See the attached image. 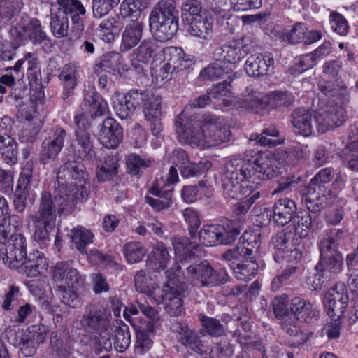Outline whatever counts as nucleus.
Instances as JSON below:
<instances>
[{
  "mask_svg": "<svg viewBox=\"0 0 358 358\" xmlns=\"http://www.w3.org/2000/svg\"><path fill=\"white\" fill-rule=\"evenodd\" d=\"M199 320L208 335L213 337H220L225 335L224 327L219 320L206 315H201Z\"/></svg>",
  "mask_w": 358,
  "mask_h": 358,
  "instance_id": "nucleus-57",
  "label": "nucleus"
},
{
  "mask_svg": "<svg viewBox=\"0 0 358 358\" xmlns=\"http://www.w3.org/2000/svg\"><path fill=\"white\" fill-rule=\"evenodd\" d=\"M312 217L308 213L294 215L292 220L296 238H304L310 231L312 225Z\"/></svg>",
  "mask_w": 358,
  "mask_h": 358,
  "instance_id": "nucleus-56",
  "label": "nucleus"
},
{
  "mask_svg": "<svg viewBox=\"0 0 358 358\" xmlns=\"http://www.w3.org/2000/svg\"><path fill=\"white\" fill-rule=\"evenodd\" d=\"M83 106L87 107V110L92 118L106 115L109 111L107 102L94 92L85 94Z\"/></svg>",
  "mask_w": 358,
  "mask_h": 358,
  "instance_id": "nucleus-41",
  "label": "nucleus"
},
{
  "mask_svg": "<svg viewBox=\"0 0 358 358\" xmlns=\"http://www.w3.org/2000/svg\"><path fill=\"white\" fill-rule=\"evenodd\" d=\"M77 286L74 287L59 285L58 289L60 292L62 302L66 306L76 308L81 306V298L78 293Z\"/></svg>",
  "mask_w": 358,
  "mask_h": 358,
  "instance_id": "nucleus-60",
  "label": "nucleus"
},
{
  "mask_svg": "<svg viewBox=\"0 0 358 358\" xmlns=\"http://www.w3.org/2000/svg\"><path fill=\"white\" fill-rule=\"evenodd\" d=\"M175 127L179 141L192 148L204 149L217 146L228 142L231 136L227 125L213 116L196 119L188 117L182 111L176 120Z\"/></svg>",
  "mask_w": 358,
  "mask_h": 358,
  "instance_id": "nucleus-1",
  "label": "nucleus"
},
{
  "mask_svg": "<svg viewBox=\"0 0 358 358\" xmlns=\"http://www.w3.org/2000/svg\"><path fill=\"white\" fill-rule=\"evenodd\" d=\"M124 255L129 264H135L142 260L147 253L143 245L139 242H129L124 245Z\"/></svg>",
  "mask_w": 358,
  "mask_h": 358,
  "instance_id": "nucleus-53",
  "label": "nucleus"
},
{
  "mask_svg": "<svg viewBox=\"0 0 358 358\" xmlns=\"http://www.w3.org/2000/svg\"><path fill=\"white\" fill-rule=\"evenodd\" d=\"M50 27L53 36L61 38L68 35L69 29V18L63 12L52 7L50 11Z\"/></svg>",
  "mask_w": 358,
  "mask_h": 358,
  "instance_id": "nucleus-40",
  "label": "nucleus"
},
{
  "mask_svg": "<svg viewBox=\"0 0 358 358\" xmlns=\"http://www.w3.org/2000/svg\"><path fill=\"white\" fill-rule=\"evenodd\" d=\"M135 287L138 292L147 294L152 297L156 295L155 284L146 276L143 270L138 271L134 276Z\"/></svg>",
  "mask_w": 358,
  "mask_h": 358,
  "instance_id": "nucleus-58",
  "label": "nucleus"
},
{
  "mask_svg": "<svg viewBox=\"0 0 358 358\" xmlns=\"http://www.w3.org/2000/svg\"><path fill=\"white\" fill-rule=\"evenodd\" d=\"M122 57L119 52H106L103 55L101 61L94 64L93 71L96 74H101L103 69L111 71H127V69L122 65Z\"/></svg>",
  "mask_w": 358,
  "mask_h": 358,
  "instance_id": "nucleus-39",
  "label": "nucleus"
},
{
  "mask_svg": "<svg viewBox=\"0 0 358 358\" xmlns=\"http://www.w3.org/2000/svg\"><path fill=\"white\" fill-rule=\"evenodd\" d=\"M166 63L163 66L162 71L164 73L173 74L189 69L194 64L193 59L187 55L181 48L169 47L165 52Z\"/></svg>",
  "mask_w": 358,
  "mask_h": 358,
  "instance_id": "nucleus-18",
  "label": "nucleus"
},
{
  "mask_svg": "<svg viewBox=\"0 0 358 358\" xmlns=\"http://www.w3.org/2000/svg\"><path fill=\"white\" fill-rule=\"evenodd\" d=\"M187 277L195 286L213 287L226 283L229 276L225 271H216L207 261L187 267Z\"/></svg>",
  "mask_w": 358,
  "mask_h": 358,
  "instance_id": "nucleus-8",
  "label": "nucleus"
},
{
  "mask_svg": "<svg viewBox=\"0 0 358 358\" xmlns=\"http://www.w3.org/2000/svg\"><path fill=\"white\" fill-rule=\"evenodd\" d=\"M318 87L324 95L334 98L336 100L341 101L349 94L346 85L341 80L336 79V83L332 81L320 82Z\"/></svg>",
  "mask_w": 358,
  "mask_h": 358,
  "instance_id": "nucleus-43",
  "label": "nucleus"
},
{
  "mask_svg": "<svg viewBox=\"0 0 358 358\" xmlns=\"http://www.w3.org/2000/svg\"><path fill=\"white\" fill-rule=\"evenodd\" d=\"M176 331L179 334V341L183 345L189 348L199 354L207 351V346L201 340L199 334L192 329L187 324L178 322L176 324Z\"/></svg>",
  "mask_w": 358,
  "mask_h": 358,
  "instance_id": "nucleus-25",
  "label": "nucleus"
},
{
  "mask_svg": "<svg viewBox=\"0 0 358 358\" xmlns=\"http://www.w3.org/2000/svg\"><path fill=\"white\" fill-rule=\"evenodd\" d=\"M143 31V24L138 20H132L125 27L122 34L120 50L127 52L134 48L141 41Z\"/></svg>",
  "mask_w": 358,
  "mask_h": 358,
  "instance_id": "nucleus-30",
  "label": "nucleus"
},
{
  "mask_svg": "<svg viewBox=\"0 0 358 358\" xmlns=\"http://www.w3.org/2000/svg\"><path fill=\"white\" fill-rule=\"evenodd\" d=\"M250 171L240 160H231L224 166L222 174V187L229 197L242 199L234 206L233 213L236 216L245 215L254 202L259 198V192H255L250 185L248 178Z\"/></svg>",
  "mask_w": 358,
  "mask_h": 358,
  "instance_id": "nucleus-2",
  "label": "nucleus"
},
{
  "mask_svg": "<svg viewBox=\"0 0 358 358\" xmlns=\"http://www.w3.org/2000/svg\"><path fill=\"white\" fill-rule=\"evenodd\" d=\"M252 259L248 258L246 264H236V266H231L235 277L239 280L247 281L256 275L258 266L255 262V255H252Z\"/></svg>",
  "mask_w": 358,
  "mask_h": 358,
  "instance_id": "nucleus-47",
  "label": "nucleus"
},
{
  "mask_svg": "<svg viewBox=\"0 0 358 358\" xmlns=\"http://www.w3.org/2000/svg\"><path fill=\"white\" fill-rule=\"evenodd\" d=\"M344 152V162L347 166L358 172V125L349 127L348 142Z\"/></svg>",
  "mask_w": 358,
  "mask_h": 358,
  "instance_id": "nucleus-29",
  "label": "nucleus"
},
{
  "mask_svg": "<svg viewBox=\"0 0 358 358\" xmlns=\"http://www.w3.org/2000/svg\"><path fill=\"white\" fill-rule=\"evenodd\" d=\"M162 102L161 96L151 94L143 107V112L146 120L157 119L162 117Z\"/></svg>",
  "mask_w": 358,
  "mask_h": 358,
  "instance_id": "nucleus-54",
  "label": "nucleus"
},
{
  "mask_svg": "<svg viewBox=\"0 0 358 358\" xmlns=\"http://www.w3.org/2000/svg\"><path fill=\"white\" fill-rule=\"evenodd\" d=\"M70 236L71 245L80 253H86L85 248L93 241L94 235L88 229L81 227H76L71 230Z\"/></svg>",
  "mask_w": 358,
  "mask_h": 358,
  "instance_id": "nucleus-44",
  "label": "nucleus"
},
{
  "mask_svg": "<svg viewBox=\"0 0 358 358\" xmlns=\"http://www.w3.org/2000/svg\"><path fill=\"white\" fill-rule=\"evenodd\" d=\"M199 76L203 80H217L220 78L232 80L236 74L222 62L215 61L201 71Z\"/></svg>",
  "mask_w": 358,
  "mask_h": 358,
  "instance_id": "nucleus-37",
  "label": "nucleus"
},
{
  "mask_svg": "<svg viewBox=\"0 0 358 358\" xmlns=\"http://www.w3.org/2000/svg\"><path fill=\"white\" fill-rule=\"evenodd\" d=\"M241 239L243 241L238 245L231 250H228L222 254V257L227 262L232 263L231 266H236L240 257L245 259L251 258L256 254L260 247V234L255 232H245Z\"/></svg>",
  "mask_w": 358,
  "mask_h": 358,
  "instance_id": "nucleus-14",
  "label": "nucleus"
},
{
  "mask_svg": "<svg viewBox=\"0 0 358 358\" xmlns=\"http://www.w3.org/2000/svg\"><path fill=\"white\" fill-rule=\"evenodd\" d=\"M290 311L293 315V320L301 322H310L318 315L310 301H307L301 297H294L290 303ZM295 322L293 320L292 323Z\"/></svg>",
  "mask_w": 358,
  "mask_h": 358,
  "instance_id": "nucleus-27",
  "label": "nucleus"
},
{
  "mask_svg": "<svg viewBox=\"0 0 358 358\" xmlns=\"http://www.w3.org/2000/svg\"><path fill=\"white\" fill-rule=\"evenodd\" d=\"M20 296V288L17 286L11 285L8 292L0 300L1 308L5 311H10L15 308L17 306Z\"/></svg>",
  "mask_w": 358,
  "mask_h": 358,
  "instance_id": "nucleus-64",
  "label": "nucleus"
},
{
  "mask_svg": "<svg viewBox=\"0 0 358 358\" xmlns=\"http://www.w3.org/2000/svg\"><path fill=\"white\" fill-rule=\"evenodd\" d=\"M182 17L187 23L208 11L203 9L199 0H186L182 5Z\"/></svg>",
  "mask_w": 358,
  "mask_h": 358,
  "instance_id": "nucleus-51",
  "label": "nucleus"
},
{
  "mask_svg": "<svg viewBox=\"0 0 358 358\" xmlns=\"http://www.w3.org/2000/svg\"><path fill=\"white\" fill-rule=\"evenodd\" d=\"M268 101V95L252 86H248L237 98L236 103L241 108L257 113V109L264 108Z\"/></svg>",
  "mask_w": 358,
  "mask_h": 358,
  "instance_id": "nucleus-24",
  "label": "nucleus"
},
{
  "mask_svg": "<svg viewBox=\"0 0 358 358\" xmlns=\"http://www.w3.org/2000/svg\"><path fill=\"white\" fill-rule=\"evenodd\" d=\"M170 255L167 248L162 243H157L148 257L146 266L149 270L159 272L166 268Z\"/></svg>",
  "mask_w": 358,
  "mask_h": 358,
  "instance_id": "nucleus-34",
  "label": "nucleus"
},
{
  "mask_svg": "<svg viewBox=\"0 0 358 358\" xmlns=\"http://www.w3.org/2000/svg\"><path fill=\"white\" fill-rule=\"evenodd\" d=\"M348 303V290L341 282L329 289L324 295V304L332 320H338L344 315Z\"/></svg>",
  "mask_w": 358,
  "mask_h": 358,
  "instance_id": "nucleus-13",
  "label": "nucleus"
},
{
  "mask_svg": "<svg viewBox=\"0 0 358 358\" xmlns=\"http://www.w3.org/2000/svg\"><path fill=\"white\" fill-rule=\"evenodd\" d=\"M166 275L167 282L163 286L161 294L157 296L156 294L153 296L157 303H162V302L166 301L168 299H178L185 296V284L179 281L178 274L176 272L167 271Z\"/></svg>",
  "mask_w": 358,
  "mask_h": 358,
  "instance_id": "nucleus-23",
  "label": "nucleus"
},
{
  "mask_svg": "<svg viewBox=\"0 0 358 358\" xmlns=\"http://www.w3.org/2000/svg\"><path fill=\"white\" fill-rule=\"evenodd\" d=\"M187 31L192 36L207 40L213 34V18L208 12L187 23Z\"/></svg>",
  "mask_w": 358,
  "mask_h": 358,
  "instance_id": "nucleus-28",
  "label": "nucleus"
},
{
  "mask_svg": "<svg viewBox=\"0 0 358 358\" xmlns=\"http://www.w3.org/2000/svg\"><path fill=\"white\" fill-rule=\"evenodd\" d=\"M343 235V229H333L329 230L327 237L320 241V259L315 269L324 273L326 279L331 278L332 275L341 271L342 257L338 252V246Z\"/></svg>",
  "mask_w": 358,
  "mask_h": 358,
  "instance_id": "nucleus-5",
  "label": "nucleus"
},
{
  "mask_svg": "<svg viewBox=\"0 0 358 358\" xmlns=\"http://www.w3.org/2000/svg\"><path fill=\"white\" fill-rule=\"evenodd\" d=\"M217 227V224L206 225L199 231V238L203 245L206 246L219 245L218 234L220 232Z\"/></svg>",
  "mask_w": 358,
  "mask_h": 358,
  "instance_id": "nucleus-62",
  "label": "nucleus"
},
{
  "mask_svg": "<svg viewBox=\"0 0 358 358\" xmlns=\"http://www.w3.org/2000/svg\"><path fill=\"white\" fill-rule=\"evenodd\" d=\"M257 44L248 38L234 41L217 47L213 53V59L224 64L238 63L246 55L255 51Z\"/></svg>",
  "mask_w": 358,
  "mask_h": 358,
  "instance_id": "nucleus-10",
  "label": "nucleus"
},
{
  "mask_svg": "<svg viewBox=\"0 0 358 358\" xmlns=\"http://www.w3.org/2000/svg\"><path fill=\"white\" fill-rule=\"evenodd\" d=\"M52 280L60 285L74 287L83 282L81 275L72 266V262H61L56 264L52 271Z\"/></svg>",
  "mask_w": 358,
  "mask_h": 358,
  "instance_id": "nucleus-21",
  "label": "nucleus"
},
{
  "mask_svg": "<svg viewBox=\"0 0 358 358\" xmlns=\"http://www.w3.org/2000/svg\"><path fill=\"white\" fill-rule=\"evenodd\" d=\"M38 184V180L33 177L32 164L27 163L20 172L15 191L35 199Z\"/></svg>",
  "mask_w": 358,
  "mask_h": 358,
  "instance_id": "nucleus-35",
  "label": "nucleus"
},
{
  "mask_svg": "<svg viewBox=\"0 0 358 358\" xmlns=\"http://www.w3.org/2000/svg\"><path fill=\"white\" fill-rule=\"evenodd\" d=\"M80 325L85 332L94 336L102 348L106 351L112 350L113 329L110 316L106 311L88 306L80 320Z\"/></svg>",
  "mask_w": 358,
  "mask_h": 358,
  "instance_id": "nucleus-4",
  "label": "nucleus"
},
{
  "mask_svg": "<svg viewBox=\"0 0 358 358\" xmlns=\"http://www.w3.org/2000/svg\"><path fill=\"white\" fill-rule=\"evenodd\" d=\"M9 34L17 45L24 43L27 40L35 45L48 40V36L43 30L41 22L35 17H21L19 22L10 28Z\"/></svg>",
  "mask_w": 358,
  "mask_h": 358,
  "instance_id": "nucleus-9",
  "label": "nucleus"
},
{
  "mask_svg": "<svg viewBox=\"0 0 358 358\" xmlns=\"http://www.w3.org/2000/svg\"><path fill=\"white\" fill-rule=\"evenodd\" d=\"M296 213V205L290 199L278 200L273 206V221L278 226L283 227L294 218Z\"/></svg>",
  "mask_w": 358,
  "mask_h": 358,
  "instance_id": "nucleus-26",
  "label": "nucleus"
},
{
  "mask_svg": "<svg viewBox=\"0 0 358 358\" xmlns=\"http://www.w3.org/2000/svg\"><path fill=\"white\" fill-rule=\"evenodd\" d=\"M178 13L174 0H161L151 11L149 22L151 24L178 19Z\"/></svg>",
  "mask_w": 358,
  "mask_h": 358,
  "instance_id": "nucleus-31",
  "label": "nucleus"
},
{
  "mask_svg": "<svg viewBox=\"0 0 358 358\" xmlns=\"http://www.w3.org/2000/svg\"><path fill=\"white\" fill-rule=\"evenodd\" d=\"M219 229V245H229L236 240L241 233V226L236 224L235 220H226L222 224H217Z\"/></svg>",
  "mask_w": 358,
  "mask_h": 358,
  "instance_id": "nucleus-42",
  "label": "nucleus"
},
{
  "mask_svg": "<svg viewBox=\"0 0 358 358\" xmlns=\"http://www.w3.org/2000/svg\"><path fill=\"white\" fill-rule=\"evenodd\" d=\"M66 136L65 129L58 127L54 131L52 136L43 142L39 158L42 164H49L57 158L64 146Z\"/></svg>",
  "mask_w": 358,
  "mask_h": 358,
  "instance_id": "nucleus-20",
  "label": "nucleus"
},
{
  "mask_svg": "<svg viewBox=\"0 0 358 358\" xmlns=\"http://www.w3.org/2000/svg\"><path fill=\"white\" fill-rule=\"evenodd\" d=\"M282 329L285 332L292 336L291 341H289L291 347L296 348L305 343L308 338V335L301 331L294 323L285 322L282 324Z\"/></svg>",
  "mask_w": 358,
  "mask_h": 358,
  "instance_id": "nucleus-63",
  "label": "nucleus"
},
{
  "mask_svg": "<svg viewBox=\"0 0 358 358\" xmlns=\"http://www.w3.org/2000/svg\"><path fill=\"white\" fill-rule=\"evenodd\" d=\"M288 299L287 296L275 297L273 300V312L276 317L282 320L281 327L285 322L292 323L293 321L292 315L288 313Z\"/></svg>",
  "mask_w": 358,
  "mask_h": 358,
  "instance_id": "nucleus-61",
  "label": "nucleus"
},
{
  "mask_svg": "<svg viewBox=\"0 0 358 358\" xmlns=\"http://www.w3.org/2000/svg\"><path fill=\"white\" fill-rule=\"evenodd\" d=\"M252 152L254 154L251 155L248 159H240L248 167L249 170L252 167L257 173H259V178L263 180L272 179L280 174V162L273 155L260 152ZM234 160H239V159ZM250 171L251 172V171Z\"/></svg>",
  "mask_w": 358,
  "mask_h": 358,
  "instance_id": "nucleus-11",
  "label": "nucleus"
},
{
  "mask_svg": "<svg viewBox=\"0 0 358 358\" xmlns=\"http://www.w3.org/2000/svg\"><path fill=\"white\" fill-rule=\"evenodd\" d=\"M238 310L241 311V315L238 316L236 318V321L239 322V326L241 327L245 334H242L240 329H236L233 333V337L236 338V341L242 344L246 345L247 341L250 338V336L246 334L251 329V323L250 322L249 317L247 315V308L243 305H241L238 308Z\"/></svg>",
  "mask_w": 358,
  "mask_h": 358,
  "instance_id": "nucleus-50",
  "label": "nucleus"
},
{
  "mask_svg": "<svg viewBox=\"0 0 358 358\" xmlns=\"http://www.w3.org/2000/svg\"><path fill=\"white\" fill-rule=\"evenodd\" d=\"M63 83L62 99L65 100L73 94L77 85L78 66L75 64H66L59 76Z\"/></svg>",
  "mask_w": 358,
  "mask_h": 358,
  "instance_id": "nucleus-38",
  "label": "nucleus"
},
{
  "mask_svg": "<svg viewBox=\"0 0 358 358\" xmlns=\"http://www.w3.org/2000/svg\"><path fill=\"white\" fill-rule=\"evenodd\" d=\"M27 243L20 234H15L8 243L4 246L5 253L3 261L11 269L22 266V260L27 257Z\"/></svg>",
  "mask_w": 358,
  "mask_h": 358,
  "instance_id": "nucleus-16",
  "label": "nucleus"
},
{
  "mask_svg": "<svg viewBox=\"0 0 358 358\" xmlns=\"http://www.w3.org/2000/svg\"><path fill=\"white\" fill-rule=\"evenodd\" d=\"M164 181L157 182L150 190V192L155 196H159L155 199L150 196H145L146 202L157 211L170 207L171 204V199L173 196V187L170 189H164L161 187V183Z\"/></svg>",
  "mask_w": 358,
  "mask_h": 358,
  "instance_id": "nucleus-33",
  "label": "nucleus"
},
{
  "mask_svg": "<svg viewBox=\"0 0 358 358\" xmlns=\"http://www.w3.org/2000/svg\"><path fill=\"white\" fill-rule=\"evenodd\" d=\"M274 63L273 57L269 52L251 54L245 62L244 69L248 76L260 78L273 71Z\"/></svg>",
  "mask_w": 358,
  "mask_h": 358,
  "instance_id": "nucleus-17",
  "label": "nucleus"
},
{
  "mask_svg": "<svg viewBox=\"0 0 358 358\" xmlns=\"http://www.w3.org/2000/svg\"><path fill=\"white\" fill-rule=\"evenodd\" d=\"M308 27L306 24L296 22L290 29H285L280 34L281 39L290 43L303 42Z\"/></svg>",
  "mask_w": 358,
  "mask_h": 358,
  "instance_id": "nucleus-49",
  "label": "nucleus"
},
{
  "mask_svg": "<svg viewBox=\"0 0 358 358\" xmlns=\"http://www.w3.org/2000/svg\"><path fill=\"white\" fill-rule=\"evenodd\" d=\"M41 121L36 117L27 118L23 127L19 134L20 139L23 143H33L41 128Z\"/></svg>",
  "mask_w": 358,
  "mask_h": 358,
  "instance_id": "nucleus-48",
  "label": "nucleus"
},
{
  "mask_svg": "<svg viewBox=\"0 0 358 358\" xmlns=\"http://www.w3.org/2000/svg\"><path fill=\"white\" fill-rule=\"evenodd\" d=\"M131 343V334L129 327L122 323L115 330V337L112 346L119 352H124Z\"/></svg>",
  "mask_w": 358,
  "mask_h": 358,
  "instance_id": "nucleus-52",
  "label": "nucleus"
},
{
  "mask_svg": "<svg viewBox=\"0 0 358 358\" xmlns=\"http://www.w3.org/2000/svg\"><path fill=\"white\" fill-rule=\"evenodd\" d=\"M99 139L106 148L114 149L123 139L122 128L115 119L107 117L100 124Z\"/></svg>",
  "mask_w": 358,
  "mask_h": 358,
  "instance_id": "nucleus-19",
  "label": "nucleus"
},
{
  "mask_svg": "<svg viewBox=\"0 0 358 358\" xmlns=\"http://www.w3.org/2000/svg\"><path fill=\"white\" fill-rule=\"evenodd\" d=\"M58 10L69 16L72 22V32L76 38H79L84 30L82 17L86 13L83 3L78 0H57L53 5Z\"/></svg>",
  "mask_w": 358,
  "mask_h": 358,
  "instance_id": "nucleus-15",
  "label": "nucleus"
},
{
  "mask_svg": "<svg viewBox=\"0 0 358 358\" xmlns=\"http://www.w3.org/2000/svg\"><path fill=\"white\" fill-rule=\"evenodd\" d=\"M78 159H68L62 165L57 175L58 188L75 200L86 199L89 194V174Z\"/></svg>",
  "mask_w": 358,
  "mask_h": 358,
  "instance_id": "nucleus-3",
  "label": "nucleus"
},
{
  "mask_svg": "<svg viewBox=\"0 0 358 358\" xmlns=\"http://www.w3.org/2000/svg\"><path fill=\"white\" fill-rule=\"evenodd\" d=\"M77 201L66 193H62L57 187V194L52 196L43 191L38 199V217L45 224H55L57 215L71 213Z\"/></svg>",
  "mask_w": 358,
  "mask_h": 358,
  "instance_id": "nucleus-6",
  "label": "nucleus"
},
{
  "mask_svg": "<svg viewBox=\"0 0 358 358\" xmlns=\"http://www.w3.org/2000/svg\"><path fill=\"white\" fill-rule=\"evenodd\" d=\"M119 28V23L112 17L103 20L99 25L96 32L104 42L110 43L114 40V32L117 31Z\"/></svg>",
  "mask_w": 358,
  "mask_h": 358,
  "instance_id": "nucleus-59",
  "label": "nucleus"
},
{
  "mask_svg": "<svg viewBox=\"0 0 358 358\" xmlns=\"http://www.w3.org/2000/svg\"><path fill=\"white\" fill-rule=\"evenodd\" d=\"M156 41L155 38L143 40L134 50L132 56L138 57L143 62H150L157 55L159 49Z\"/></svg>",
  "mask_w": 358,
  "mask_h": 358,
  "instance_id": "nucleus-45",
  "label": "nucleus"
},
{
  "mask_svg": "<svg viewBox=\"0 0 358 358\" xmlns=\"http://www.w3.org/2000/svg\"><path fill=\"white\" fill-rule=\"evenodd\" d=\"M22 264L15 270L30 278L40 275L48 268V264L43 254L38 250L30 252L24 258Z\"/></svg>",
  "mask_w": 358,
  "mask_h": 358,
  "instance_id": "nucleus-22",
  "label": "nucleus"
},
{
  "mask_svg": "<svg viewBox=\"0 0 358 358\" xmlns=\"http://www.w3.org/2000/svg\"><path fill=\"white\" fill-rule=\"evenodd\" d=\"M136 331L137 348H141L143 351L150 349L152 345L151 334L154 331L153 324L148 321L146 324L142 325H134Z\"/></svg>",
  "mask_w": 358,
  "mask_h": 358,
  "instance_id": "nucleus-46",
  "label": "nucleus"
},
{
  "mask_svg": "<svg viewBox=\"0 0 358 358\" xmlns=\"http://www.w3.org/2000/svg\"><path fill=\"white\" fill-rule=\"evenodd\" d=\"M147 0H124L120 12L122 17H136L147 7Z\"/></svg>",
  "mask_w": 358,
  "mask_h": 358,
  "instance_id": "nucleus-55",
  "label": "nucleus"
},
{
  "mask_svg": "<svg viewBox=\"0 0 358 358\" xmlns=\"http://www.w3.org/2000/svg\"><path fill=\"white\" fill-rule=\"evenodd\" d=\"M315 129L319 133L341 126L346 120L345 110L338 105L327 104L313 112Z\"/></svg>",
  "mask_w": 358,
  "mask_h": 358,
  "instance_id": "nucleus-12",
  "label": "nucleus"
},
{
  "mask_svg": "<svg viewBox=\"0 0 358 358\" xmlns=\"http://www.w3.org/2000/svg\"><path fill=\"white\" fill-rule=\"evenodd\" d=\"M74 121L78 129L76 139L69 149V155H72L73 159L93 162L96 159V152L90 134L86 130L88 123L85 114L76 115Z\"/></svg>",
  "mask_w": 358,
  "mask_h": 358,
  "instance_id": "nucleus-7",
  "label": "nucleus"
},
{
  "mask_svg": "<svg viewBox=\"0 0 358 358\" xmlns=\"http://www.w3.org/2000/svg\"><path fill=\"white\" fill-rule=\"evenodd\" d=\"M150 31L154 38L160 42L171 39L178 29V18L150 24Z\"/></svg>",
  "mask_w": 358,
  "mask_h": 358,
  "instance_id": "nucleus-36",
  "label": "nucleus"
},
{
  "mask_svg": "<svg viewBox=\"0 0 358 358\" xmlns=\"http://www.w3.org/2000/svg\"><path fill=\"white\" fill-rule=\"evenodd\" d=\"M292 118L293 127L300 134L309 136L315 133L316 129L313 113H310L303 108H297L292 113Z\"/></svg>",
  "mask_w": 358,
  "mask_h": 358,
  "instance_id": "nucleus-32",
  "label": "nucleus"
}]
</instances>
